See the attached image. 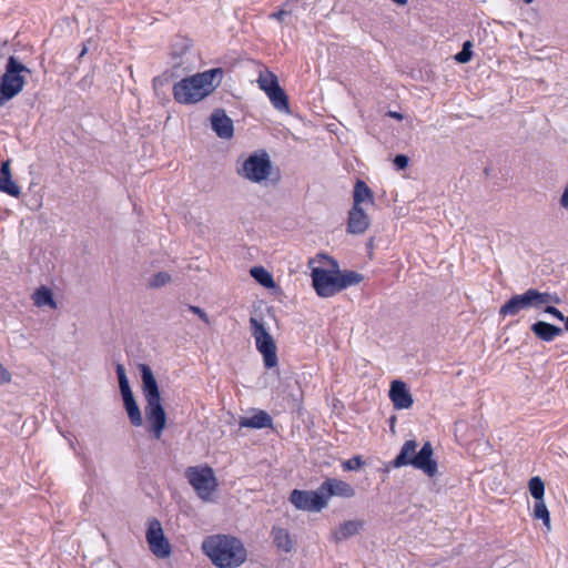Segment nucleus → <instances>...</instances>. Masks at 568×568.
I'll use <instances>...</instances> for the list:
<instances>
[{
    "label": "nucleus",
    "mask_w": 568,
    "mask_h": 568,
    "mask_svg": "<svg viewBox=\"0 0 568 568\" xmlns=\"http://www.w3.org/2000/svg\"><path fill=\"white\" fill-rule=\"evenodd\" d=\"M223 69L214 68L186 77L173 85L178 103L194 104L210 95L222 82Z\"/></svg>",
    "instance_id": "obj_1"
},
{
    "label": "nucleus",
    "mask_w": 568,
    "mask_h": 568,
    "mask_svg": "<svg viewBox=\"0 0 568 568\" xmlns=\"http://www.w3.org/2000/svg\"><path fill=\"white\" fill-rule=\"evenodd\" d=\"M202 550L219 568H236L247 557L243 542L230 535H213L202 542Z\"/></svg>",
    "instance_id": "obj_2"
},
{
    "label": "nucleus",
    "mask_w": 568,
    "mask_h": 568,
    "mask_svg": "<svg viewBox=\"0 0 568 568\" xmlns=\"http://www.w3.org/2000/svg\"><path fill=\"white\" fill-rule=\"evenodd\" d=\"M139 369L142 377V390L146 400L145 417L150 423V433L155 439H160L166 426V414L162 405L155 376L146 364H140Z\"/></svg>",
    "instance_id": "obj_3"
},
{
    "label": "nucleus",
    "mask_w": 568,
    "mask_h": 568,
    "mask_svg": "<svg viewBox=\"0 0 568 568\" xmlns=\"http://www.w3.org/2000/svg\"><path fill=\"white\" fill-rule=\"evenodd\" d=\"M417 447L418 443L416 440H406L399 454L393 460V466L395 468L413 466L428 477H434L437 474V463L433 459L434 450L432 444L426 442L418 452Z\"/></svg>",
    "instance_id": "obj_4"
},
{
    "label": "nucleus",
    "mask_w": 568,
    "mask_h": 568,
    "mask_svg": "<svg viewBox=\"0 0 568 568\" xmlns=\"http://www.w3.org/2000/svg\"><path fill=\"white\" fill-rule=\"evenodd\" d=\"M30 72L14 55L8 58L4 72L0 77V108L22 92L27 83L26 73Z\"/></svg>",
    "instance_id": "obj_5"
},
{
    "label": "nucleus",
    "mask_w": 568,
    "mask_h": 568,
    "mask_svg": "<svg viewBox=\"0 0 568 568\" xmlns=\"http://www.w3.org/2000/svg\"><path fill=\"white\" fill-rule=\"evenodd\" d=\"M560 298L548 292H539L536 288H529L523 294L510 297L499 310L501 316H515L520 311L528 308L540 310L546 304H558Z\"/></svg>",
    "instance_id": "obj_6"
},
{
    "label": "nucleus",
    "mask_w": 568,
    "mask_h": 568,
    "mask_svg": "<svg viewBox=\"0 0 568 568\" xmlns=\"http://www.w3.org/2000/svg\"><path fill=\"white\" fill-rule=\"evenodd\" d=\"M185 476L202 500H211L212 495L217 488V479L211 467H189L185 471Z\"/></svg>",
    "instance_id": "obj_7"
},
{
    "label": "nucleus",
    "mask_w": 568,
    "mask_h": 568,
    "mask_svg": "<svg viewBox=\"0 0 568 568\" xmlns=\"http://www.w3.org/2000/svg\"><path fill=\"white\" fill-rule=\"evenodd\" d=\"M250 326L256 348L263 356L264 366L266 368L275 367L277 365L276 345L264 323L256 317H251Z\"/></svg>",
    "instance_id": "obj_8"
},
{
    "label": "nucleus",
    "mask_w": 568,
    "mask_h": 568,
    "mask_svg": "<svg viewBox=\"0 0 568 568\" xmlns=\"http://www.w3.org/2000/svg\"><path fill=\"white\" fill-rule=\"evenodd\" d=\"M272 171V162L266 152L251 154L241 168L237 169V173L244 179L253 182L261 183L268 179Z\"/></svg>",
    "instance_id": "obj_9"
},
{
    "label": "nucleus",
    "mask_w": 568,
    "mask_h": 568,
    "mask_svg": "<svg viewBox=\"0 0 568 568\" xmlns=\"http://www.w3.org/2000/svg\"><path fill=\"white\" fill-rule=\"evenodd\" d=\"M119 387L123 398L124 407L128 413V417L133 426H141L143 423L141 410L134 399L133 393L130 388L129 379L125 374L124 366L122 364H116L115 367Z\"/></svg>",
    "instance_id": "obj_10"
},
{
    "label": "nucleus",
    "mask_w": 568,
    "mask_h": 568,
    "mask_svg": "<svg viewBox=\"0 0 568 568\" xmlns=\"http://www.w3.org/2000/svg\"><path fill=\"white\" fill-rule=\"evenodd\" d=\"M146 541L155 557L164 559L171 555V545L164 536L161 523L155 518L149 520Z\"/></svg>",
    "instance_id": "obj_11"
},
{
    "label": "nucleus",
    "mask_w": 568,
    "mask_h": 568,
    "mask_svg": "<svg viewBox=\"0 0 568 568\" xmlns=\"http://www.w3.org/2000/svg\"><path fill=\"white\" fill-rule=\"evenodd\" d=\"M290 501L300 510L304 511H321L326 507L325 497L320 493V487L316 490H298L294 489L291 493Z\"/></svg>",
    "instance_id": "obj_12"
},
{
    "label": "nucleus",
    "mask_w": 568,
    "mask_h": 568,
    "mask_svg": "<svg viewBox=\"0 0 568 568\" xmlns=\"http://www.w3.org/2000/svg\"><path fill=\"white\" fill-rule=\"evenodd\" d=\"M313 286L321 297H331L339 292L337 273L321 267L312 271Z\"/></svg>",
    "instance_id": "obj_13"
},
{
    "label": "nucleus",
    "mask_w": 568,
    "mask_h": 568,
    "mask_svg": "<svg viewBox=\"0 0 568 568\" xmlns=\"http://www.w3.org/2000/svg\"><path fill=\"white\" fill-rule=\"evenodd\" d=\"M320 493L325 497L326 506L333 496L352 498L355 495L354 488L346 481L336 478H328L320 486Z\"/></svg>",
    "instance_id": "obj_14"
},
{
    "label": "nucleus",
    "mask_w": 568,
    "mask_h": 568,
    "mask_svg": "<svg viewBox=\"0 0 568 568\" xmlns=\"http://www.w3.org/2000/svg\"><path fill=\"white\" fill-rule=\"evenodd\" d=\"M389 398L397 409H408L413 406L414 399L407 386L402 381H394L390 384Z\"/></svg>",
    "instance_id": "obj_15"
},
{
    "label": "nucleus",
    "mask_w": 568,
    "mask_h": 568,
    "mask_svg": "<svg viewBox=\"0 0 568 568\" xmlns=\"http://www.w3.org/2000/svg\"><path fill=\"white\" fill-rule=\"evenodd\" d=\"M213 131L219 138L230 139L233 136V121L223 110H215L211 115Z\"/></svg>",
    "instance_id": "obj_16"
},
{
    "label": "nucleus",
    "mask_w": 568,
    "mask_h": 568,
    "mask_svg": "<svg viewBox=\"0 0 568 568\" xmlns=\"http://www.w3.org/2000/svg\"><path fill=\"white\" fill-rule=\"evenodd\" d=\"M369 225L371 220L363 207L353 206L348 213L347 232L349 234H363Z\"/></svg>",
    "instance_id": "obj_17"
},
{
    "label": "nucleus",
    "mask_w": 568,
    "mask_h": 568,
    "mask_svg": "<svg viewBox=\"0 0 568 568\" xmlns=\"http://www.w3.org/2000/svg\"><path fill=\"white\" fill-rule=\"evenodd\" d=\"M364 526V521L359 519L347 520L342 523L336 529L332 531L331 539L338 544L357 535Z\"/></svg>",
    "instance_id": "obj_18"
},
{
    "label": "nucleus",
    "mask_w": 568,
    "mask_h": 568,
    "mask_svg": "<svg viewBox=\"0 0 568 568\" xmlns=\"http://www.w3.org/2000/svg\"><path fill=\"white\" fill-rule=\"evenodd\" d=\"M239 425L242 428L262 429L272 427L273 419L265 410H255L252 416L242 417Z\"/></svg>",
    "instance_id": "obj_19"
},
{
    "label": "nucleus",
    "mask_w": 568,
    "mask_h": 568,
    "mask_svg": "<svg viewBox=\"0 0 568 568\" xmlns=\"http://www.w3.org/2000/svg\"><path fill=\"white\" fill-rule=\"evenodd\" d=\"M530 329L540 341L547 343L552 342L555 338H557L564 333L561 327H558L544 321H538L534 323Z\"/></svg>",
    "instance_id": "obj_20"
},
{
    "label": "nucleus",
    "mask_w": 568,
    "mask_h": 568,
    "mask_svg": "<svg viewBox=\"0 0 568 568\" xmlns=\"http://www.w3.org/2000/svg\"><path fill=\"white\" fill-rule=\"evenodd\" d=\"M0 191L13 197H19L21 190L19 185L12 180L10 171V162L6 161L1 164L0 169Z\"/></svg>",
    "instance_id": "obj_21"
},
{
    "label": "nucleus",
    "mask_w": 568,
    "mask_h": 568,
    "mask_svg": "<svg viewBox=\"0 0 568 568\" xmlns=\"http://www.w3.org/2000/svg\"><path fill=\"white\" fill-rule=\"evenodd\" d=\"M353 206L362 207L363 203L374 204V194L369 186L364 182L358 180L355 183L354 192H353Z\"/></svg>",
    "instance_id": "obj_22"
},
{
    "label": "nucleus",
    "mask_w": 568,
    "mask_h": 568,
    "mask_svg": "<svg viewBox=\"0 0 568 568\" xmlns=\"http://www.w3.org/2000/svg\"><path fill=\"white\" fill-rule=\"evenodd\" d=\"M265 94L270 99L274 109L283 113L290 112L288 97L281 87H277Z\"/></svg>",
    "instance_id": "obj_23"
},
{
    "label": "nucleus",
    "mask_w": 568,
    "mask_h": 568,
    "mask_svg": "<svg viewBox=\"0 0 568 568\" xmlns=\"http://www.w3.org/2000/svg\"><path fill=\"white\" fill-rule=\"evenodd\" d=\"M33 303L38 307L49 306L50 308H57V303L53 298L52 292L45 287H39L32 296Z\"/></svg>",
    "instance_id": "obj_24"
},
{
    "label": "nucleus",
    "mask_w": 568,
    "mask_h": 568,
    "mask_svg": "<svg viewBox=\"0 0 568 568\" xmlns=\"http://www.w3.org/2000/svg\"><path fill=\"white\" fill-rule=\"evenodd\" d=\"M251 276L266 288L275 286L272 274L262 266H254L250 271Z\"/></svg>",
    "instance_id": "obj_25"
},
{
    "label": "nucleus",
    "mask_w": 568,
    "mask_h": 568,
    "mask_svg": "<svg viewBox=\"0 0 568 568\" xmlns=\"http://www.w3.org/2000/svg\"><path fill=\"white\" fill-rule=\"evenodd\" d=\"M257 83L260 89L265 93L280 87L277 77L268 70H264L260 73Z\"/></svg>",
    "instance_id": "obj_26"
},
{
    "label": "nucleus",
    "mask_w": 568,
    "mask_h": 568,
    "mask_svg": "<svg viewBox=\"0 0 568 568\" xmlns=\"http://www.w3.org/2000/svg\"><path fill=\"white\" fill-rule=\"evenodd\" d=\"M337 273V281H338V288L339 292L347 288L348 286L358 284L363 276L354 271H346L344 273L336 272Z\"/></svg>",
    "instance_id": "obj_27"
},
{
    "label": "nucleus",
    "mask_w": 568,
    "mask_h": 568,
    "mask_svg": "<svg viewBox=\"0 0 568 568\" xmlns=\"http://www.w3.org/2000/svg\"><path fill=\"white\" fill-rule=\"evenodd\" d=\"M532 517L535 519L542 520V524L547 530L551 529L550 514H549V510H548L544 499L535 501V505L532 508Z\"/></svg>",
    "instance_id": "obj_28"
},
{
    "label": "nucleus",
    "mask_w": 568,
    "mask_h": 568,
    "mask_svg": "<svg viewBox=\"0 0 568 568\" xmlns=\"http://www.w3.org/2000/svg\"><path fill=\"white\" fill-rule=\"evenodd\" d=\"M272 534L274 542L278 548L283 549L284 551H291L293 544L286 529L274 528Z\"/></svg>",
    "instance_id": "obj_29"
},
{
    "label": "nucleus",
    "mask_w": 568,
    "mask_h": 568,
    "mask_svg": "<svg viewBox=\"0 0 568 568\" xmlns=\"http://www.w3.org/2000/svg\"><path fill=\"white\" fill-rule=\"evenodd\" d=\"M528 488L530 495L535 498V500L544 499L545 484L539 476L530 478L528 483Z\"/></svg>",
    "instance_id": "obj_30"
},
{
    "label": "nucleus",
    "mask_w": 568,
    "mask_h": 568,
    "mask_svg": "<svg viewBox=\"0 0 568 568\" xmlns=\"http://www.w3.org/2000/svg\"><path fill=\"white\" fill-rule=\"evenodd\" d=\"M171 281V276L166 272L154 274L149 281V287L159 288L166 285Z\"/></svg>",
    "instance_id": "obj_31"
},
{
    "label": "nucleus",
    "mask_w": 568,
    "mask_h": 568,
    "mask_svg": "<svg viewBox=\"0 0 568 568\" xmlns=\"http://www.w3.org/2000/svg\"><path fill=\"white\" fill-rule=\"evenodd\" d=\"M470 47V41H466L463 44L462 51L455 55L456 61H458L459 63H467L471 59Z\"/></svg>",
    "instance_id": "obj_32"
},
{
    "label": "nucleus",
    "mask_w": 568,
    "mask_h": 568,
    "mask_svg": "<svg viewBox=\"0 0 568 568\" xmlns=\"http://www.w3.org/2000/svg\"><path fill=\"white\" fill-rule=\"evenodd\" d=\"M544 312L566 323L567 316H565L558 308L551 304L544 305Z\"/></svg>",
    "instance_id": "obj_33"
},
{
    "label": "nucleus",
    "mask_w": 568,
    "mask_h": 568,
    "mask_svg": "<svg viewBox=\"0 0 568 568\" xmlns=\"http://www.w3.org/2000/svg\"><path fill=\"white\" fill-rule=\"evenodd\" d=\"M362 459L361 457L356 456V457H353L348 460H346L344 464H343V467L344 469L346 470H357L361 468L362 466Z\"/></svg>",
    "instance_id": "obj_34"
},
{
    "label": "nucleus",
    "mask_w": 568,
    "mask_h": 568,
    "mask_svg": "<svg viewBox=\"0 0 568 568\" xmlns=\"http://www.w3.org/2000/svg\"><path fill=\"white\" fill-rule=\"evenodd\" d=\"M394 164L398 170H404L408 165V158L404 154H398L394 159Z\"/></svg>",
    "instance_id": "obj_35"
},
{
    "label": "nucleus",
    "mask_w": 568,
    "mask_h": 568,
    "mask_svg": "<svg viewBox=\"0 0 568 568\" xmlns=\"http://www.w3.org/2000/svg\"><path fill=\"white\" fill-rule=\"evenodd\" d=\"M11 378V373L2 364H0V385L9 384Z\"/></svg>",
    "instance_id": "obj_36"
},
{
    "label": "nucleus",
    "mask_w": 568,
    "mask_h": 568,
    "mask_svg": "<svg viewBox=\"0 0 568 568\" xmlns=\"http://www.w3.org/2000/svg\"><path fill=\"white\" fill-rule=\"evenodd\" d=\"M189 311H191L192 313L196 314L206 324L210 323L207 314L202 308H200L199 306L190 305L189 306Z\"/></svg>",
    "instance_id": "obj_37"
},
{
    "label": "nucleus",
    "mask_w": 568,
    "mask_h": 568,
    "mask_svg": "<svg viewBox=\"0 0 568 568\" xmlns=\"http://www.w3.org/2000/svg\"><path fill=\"white\" fill-rule=\"evenodd\" d=\"M288 13H290V11H287L285 9H281L277 12L272 13L270 17L272 19H275L281 22L284 20L285 16H287Z\"/></svg>",
    "instance_id": "obj_38"
},
{
    "label": "nucleus",
    "mask_w": 568,
    "mask_h": 568,
    "mask_svg": "<svg viewBox=\"0 0 568 568\" xmlns=\"http://www.w3.org/2000/svg\"><path fill=\"white\" fill-rule=\"evenodd\" d=\"M560 205L568 210V184L566 185L565 190H564V193L560 197Z\"/></svg>",
    "instance_id": "obj_39"
},
{
    "label": "nucleus",
    "mask_w": 568,
    "mask_h": 568,
    "mask_svg": "<svg viewBox=\"0 0 568 568\" xmlns=\"http://www.w3.org/2000/svg\"><path fill=\"white\" fill-rule=\"evenodd\" d=\"M388 114H389V116L397 119V120H402V118H403L402 114L396 111H390Z\"/></svg>",
    "instance_id": "obj_40"
},
{
    "label": "nucleus",
    "mask_w": 568,
    "mask_h": 568,
    "mask_svg": "<svg viewBox=\"0 0 568 568\" xmlns=\"http://www.w3.org/2000/svg\"><path fill=\"white\" fill-rule=\"evenodd\" d=\"M392 1L395 2L398 6H405L408 0H392Z\"/></svg>",
    "instance_id": "obj_41"
},
{
    "label": "nucleus",
    "mask_w": 568,
    "mask_h": 568,
    "mask_svg": "<svg viewBox=\"0 0 568 568\" xmlns=\"http://www.w3.org/2000/svg\"><path fill=\"white\" fill-rule=\"evenodd\" d=\"M565 328H566V331H568V316H567V320H566V323H565Z\"/></svg>",
    "instance_id": "obj_42"
},
{
    "label": "nucleus",
    "mask_w": 568,
    "mask_h": 568,
    "mask_svg": "<svg viewBox=\"0 0 568 568\" xmlns=\"http://www.w3.org/2000/svg\"><path fill=\"white\" fill-rule=\"evenodd\" d=\"M534 0H524L525 3L529 4L531 3Z\"/></svg>",
    "instance_id": "obj_43"
}]
</instances>
